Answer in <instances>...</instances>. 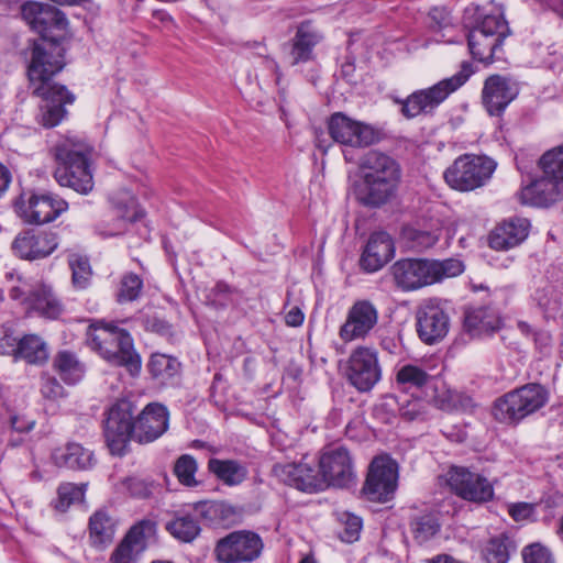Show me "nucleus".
Instances as JSON below:
<instances>
[{"label": "nucleus", "mask_w": 563, "mask_h": 563, "mask_svg": "<svg viewBox=\"0 0 563 563\" xmlns=\"http://www.w3.org/2000/svg\"><path fill=\"white\" fill-rule=\"evenodd\" d=\"M21 14L26 24L41 35V41L35 42L32 48L27 76L33 93L43 102L37 121L45 128H53L65 118V104L75 100L65 86L52 81L65 66L64 49L58 41L68 21L56 7L36 1L24 3Z\"/></svg>", "instance_id": "1"}, {"label": "nucleus", "mask_w": 563, "mask_h": 563, "mask_svg": "<svg viewBox=\"0 0 563 563\" xmlns=\"http://www.w3.org/2000/svg\"><path fill=\"white\" fill-rule=\"evenodd\" d=\"M361 180L355 184L356 199L364 206L379 207L395 194L401 177L398 163L390 156L369 151L360 165Z\"/></svg>", "instance_id": "2"}, {"label": "nucleus", "mask_w": 563, "mask_h": 563, "mask_svg": "<svg viewBox=\"0 0 563 563\" xmlns=\"http://www.w3.org/2000/svg\"><path fill=\"white\" fill-rule=\"evenodd\" d=\"M92 148L84 141L65 137L57 141L52 153L57 164L54 178L63 186L81 195L93 189V176L90 169Z\"/></svg>", "instance_id": "3"}, {"label": "nucleus", "mask_w": 563, "mask_h": 563, "mask_svg": "<svg viewBox=\"0 0 563 563\" xmlns=\"http://www.w3.org/2000/svg\"><path fill=\"white\" fill-rule=\"evenodd\" d=\"M87 342L102 358L123 366L135 376L141 371V357L135 352L130 333L112 323L96 322L88 328Z\"/></svg>", "instance_id": "4"}, {"label": "nucleus", "mask_w": 563, "mask_h": 563, "mask_svg": "<svg viewBox=\"0 0 563 563\" xmlns=\"http://www.w3.org/2000/svg\"><path fill=\"white\" fill-rule=\"evenodd\" d=\"M463 271V263L456 258L443 261L402 258L390 267L396 286L404 291L417 290L440 283L445 278L462 274Z\"/></svg>", "instance_id": "5"}, {"label": "nucleus", "mask_w": 563, "mask_h": 563, "mask_svg": "<svg viewBox=\"0 0 563 563\" xmlns=\"http://www.w3.org/2000/svg\"><path fill=\"white\" fill-rule=\"evenodd\" d=\"M233 514L231 506L221 501H199L189 510H179L166 523V530L181 542H191L200 533L199 519L209 525H219Z\"/></svg>", "instance_id": "6"}, {"label": "nucleus", "mask_w": 563, "mask_h": 563, "mask_svg": "<svg viewBox=\"0 0 563 563\" xmlns=\"http://www.w3.org/2000/svg\"><path fill=\"white\" fill-rule=\"evenodd\" d=\"M548 390L540 384H527L498 398L493 407L496 420L503 423H518L545 406Z\"/></svg>", "instance_id": "7"}, {"label": "nucleus", "mask_w": 563, "mask_h": 563, "mask_svg": "<svg viewBox=\"0 0 563 563\" xmlns=\"http://www.w3.org/2000/svg\"><path fill=\"white\" fill-rule=\"evenodd\" d=\"M508 33L509 27L500 9L490 13H481L467 36L473 58L485 63L493 62L496 51Z\"/></svg>", "instance_id": "8"}, {"label": "nucleus", "mask_w": 563, "mask_h": 563, "mask_svg": "<svg viewBox=\"0 0 563 563\" xmlns=\"http://www.w3.org/2000/svg\"><path fill=\"white\" fill-rule=\"evenodd\" d=\"M472 74L468 63H463L461 70L450 78H445L430 88L421 89L400 100L401 113L407 119H413L420 114L431 113L452 92L463 86Z\"/></svg>", "instance_id": "9"}, {"label": "nucleus", "mask_w": 563, "mask_h": 563, "mask_svg": "<svg viewBox=\"0 0 563 563\" xmlns=\"http://www.w3.org/2000/svg\"><path fill=\"white\" fill-rule=\"evenodd\" d=\"M496 166V162L487 156L464 154L445 169L444 179L452 189L472 191L492 178Z\"/></svg>", "instance_id": "10"}, {"label": "nucleus", "mask_w": 563, "mask_h": 563, "mask_svg": "<svg viewBox=\"0 0 563 563\" xmlns=\"http://www.w3.org/2000/svg\"><path fill=\"white\" fill-rule=\"evenodd\" d=\"M319 474L320 479H323V489L329 486L347 488L354 485L356 472L350 450L343 445L324 448L319 457Z\"/></svg>", "instance_id": "11"}, {"label": "nucleus", "mask_w": 563, "mask_h": 563, "mask_svg": "<svg viewBox=\"0 0 563 563\" xmlns=\"http://www.w3.org/2000/svg\"><path fill=\"white\" fill-rule=\"evenodd\" d=\"M263 547L262 538L257 533L239 530L219 539L213 555L219 563H249L261 555Z\"/></svg>", "instance_id": "12"}, {"label": "nucleus", "mask_w": 563, "mask_h": 563, "mask_svg": "<svg viewBox=\"0 0 563 563\" xmlns=\"http://www.w3.org/2000/svg\"><path fill=\"white\" fill-rule=\"evenodd\" d=\"M134 406L120 400L110 407L104 420L103 433L112 454L122 455L131 439H134Z\"/></svg>", "instance_id": "13"}, {"label": "nucleus", "mask_w": 563, "mask_h": 563, "mask_svg": "<svg viewBox=\"0 0 563 563\" xmlns=\"http://www.w3.org/2000/svg\"><path fill=\"white\" fill-rule=\"evenodd\" d=\"M397 481L396 461L388 455L376 456L369 464L363 493L372 501H388L396 492Z\"/></svg>", "instance_id": "14"}, {"label": "nucleus", "mask_w": 563, "mask_h": 563, "mask_svg": "<svg viewBox=\"0 0 563 563\" xmlns=\"http://www.w3.org/2000/svg\"><path fill=\"white\" fill-rule=\"evenodd\" d=\"M328 131L334 142L354 148L371 146L379 140L376 129L343 112H335L329 118Z\"/></svg>", "instance_id": "15"}, {"label": "nucleus", "mask_w": 563, "mask_h": 563, "mask_svg": "<svg viewBox=\"0 0 563 563\" xmlns=\"http://www.w3.org/2000/svg\"><path fill=\"white\" fill-rule=\"evenodd\" d=\"M346 377L358 391L372 390L382 377L376 350L368 346L353 350L347 361Z\"/></svg>", "instance_id": "16"}, {"label": "nucleus", "mask_w": 563, "mask_h": 563, "mask_svg": "<svg viewBox=\"0 0 563 563\" xmlns=\"http://www.w3.org/2000/svg\"><path fill=\"white\" fill-rule=\"evenodd\" d=\"M18 214L27 223L44 224L54 221L68 209V202L52 194L22 195L15 203Z\"/></svg>", "instance_id": "17"}, {"label": "nucleus", "mask_w": 563, "mask_h": 563, "mask_svg": "<svg viewBox=\"0 0 563 563\" xmlns=\"http://www.w3.org/2000/svg\"><path fill=\"white\" fill-rule=\"evenodd\" d=\"M448 485L461 498L473 503H487L494 497L493 484L483 475L466 467L452 466L448 472Z\"/></svg>", "instance_id": "18"}, {"label": "nucleus", "mask_w": 563, "mask_h": 563, "mask_svg": "<svg viewBox=\"0 0 563 563\" xmlns=\"http://www.w3.org/2000/svg\"><path fill=\"white\" fill-rule=\"evenodd\" d=\"M419 339L429 345L442 341L450 329V317L437 299L424 301L416 312Z\"/></svg>", "instance_id": "19"}, {"label": "nucleus", "mask_w": 563, "mask_h": 563, "mask_svg": "<svg viewBox=\"0 0 563 563\" xmlns=\"http://www.w3.org/2000/svg\"><path fill=\"white\" fill-rule=\"evenodd\" d=\"M378 322V310L369 300H356L347 310L339 336L344 342L365 339Z\"/></svg>", "instance_id": "20"}, {"label": "nucleus", "mask_w": 563, "mask_h": 563, "mask_svg": "<svg viewBox=\"0 0 563 563\" xmlns=\"http://www.w3.org/2000/svg\"><path fill=\"white\" fill-rule=\"evenodd\" d=\"M155 532V523L142 520L131 527L124 539L112 552L111 563H136L141 553L147 547V540Z\"/></svg>", "instance_id": "21"}, {"label": "nucleus", "mask_w": 563, "mask_h": 563, "mask_svg": "<svg viewBox=\"0 0 563 563\" xmlns=\"http://www.w3.org/2000/svg\"><path fill=\"white\" fill-rule=\"evenodd\" d=\"M169 413L161 404H148L134 421V440L140 443L152 442L162 437L167 428Z\"/></svg>", "instance_id": "22"}, {"label": "nucleus", "mask_w": 563, "mask_h": 563, "mask_svg": "<svg viewBox=\"0 0 563 563\" xmlns=\"http://www.w3.org/2000/svg\"><path fill=\"white\" fill-rule=\"evenodd\" d=\"M274 473L282 482L299 490L311 493L323 489V479H320L319 471L306 461L276 464Z\"/></svg>", "instance_id": "23"}, {"label": "nucleus", "mask_w": 563, "mask_h": 563, "mask_svg": "<svg viewBox=\"0 0 563 563\" xmlns=\"http://www.w3.org/2000/svg\"><path fill=\"white\" fill-rule=\"evenodd\" d=\"M516 85L500 75L489 76L482 90V102L490 115H500L517 97Z\"/></svg>", "instance_id": "24"}, {"label": "nucleus", "mask_w": 563, "mask_h": 563, "mask_svg": "<svg viewBox=\"0 0 563 563\" xmlns=\"http://www.w3.org/2000/svg\"><path fill=\"white\" fill-rule=\"evenodd\" d=\"M58 246L57 235L53 232L33 230L19 234L13 241V250L21 258L40 260L51 255Z\"/></svg>", "instance_id": "25"}, {"label": "nucleus", "mask_w": 563, "mask_h": 563, "mask_svg": "<svg viewBox=\"0 0 563 563\" xmlns=\"http://www.w3.org/2000/svg\"><path fill=\"white\" fill-rule=\"evenodd\" d=\"M110 200L117 219L111 229L98 227V233L104 238L123 233L126 230L128 223H133L144 216L135 197L129 190L117 192Z\"/></svg>", "instance_id": "26"}, {"label": "nucleus", "mask_w": 563, "mask_h": 563, "mask_svg": "<svg viewBox=\"0 0 563 563\" xmlns=\"http://www.w3.org/2000/svg\"><path fill=\"white\" fill-rule=\"evenodd\" d=\"M394 254L395 244L391 236L385 231L374 232L362 253L360 265L364 271L374 273L388 263Z\"/></svg>", "instance_id": "27"}, {"label": "nucleus", "mask_w": 563, "mask_h": 563, "mask_svg": "<svg viewBox=\"0 0 563 563\" xmlns=\"http://www.w3.org/2000/svg\"><path fill=\"white\" fill-rule=\"evenodd\" d=\"M563 197V180L543 172V176L521 190V200L537 207H548Z\"/></svg>", "instance_id": "28"}, {"label": "nucleus", "mask_w": 563, "mask_h": 563, "mask_svg": "<svg viewBox=\"0 0 563 563\" xmlns=\"http://www.w3.org/2000/svg\"><path fill=\"white\" fill-rule=\"evenodd\" d=\"M27 309L35 311L38 316L56 320L64 312V306L58 296L49 285L38 283L31 287L24 299Z\"/></svg>", "instance_id": "29"}, {"label": "nucleus", "mask_w": 563, "mask_h": 563, "mask_svg": "<svg viewBox=\"0 0 563 563\" xmlns=\"http://www.w3.org/2000/svg\"><path fill=\"white\" fill-rule=\"evenodd\" d=\"M529 221L511 218L498 224L489 234V246L496 251H507L519 245L528 236Z\"/></svg>", "instance_id": "30"}, {"label": "nucleus", "mask_w": 563, "mask_h": 563, "mask_svg": "<svg viewBox=\"0 0 563 563\" xmlns=\"http://www.w3.org/2000/svg\"><path fill=\"white\" fill-rule=\"evenodd\" d=\"M536 299L548 318L563 317V268L551 273L550 283L537 291Z\"/></svg>", "instance_id": "31"}, {"label": "nucleus", "mask_w": 563, "mask_h": 563, "mask_svg": "<svg viewBox=\"0 0 563 563\" xmlns=\"http://www.w3.org/2000/svg\"><path fill=\"white\" fill-rule=\"evenodd\" d=\"M52 460L58 467L87 470L92 466L93 453L79 443H68L53 451Z\"/></svg>", "instance_id": "32"}, {"label": "nucleus", "mask_w": 563, "mask_h": 563, "mask_svg": "<svg viewBox=\"0 0 563 563\" xmlns=\"http://www.w3.org/2000/svg\"><path fill=\"white\" fill-rule=\"evenodd\" d=\"M321 36L309 22H302L292 40V48L290 52L291 65L308 62L312 56V49L320 41Z\"/></svg>", "instance_id": "33"}, {"label": "nucleus", "mask_w": 563, "mask_h": 563, "mask_svg": "<svg viewBox=\"0 0 563 563\" xmlns=\"http://www.w3.org/2000/svg\"><path fill=\"white\" fill-rule=\"evenodd\" d=\"M208 470L218 481L230 487L242 484L249 474L247 467L236 460L212 457L208 462Z\"/></svg>", "instance_id": "34"}, {"label": "nucleus", "mask_w": 563, "mask_h": 563, "mask_svg": "<svg viewBox=\"0 0 563 563\" xmlns=\"http://www.w3.org/2000/svg\"><path fill=\"white\" fill-rule=\"evenodd\" d=\"M114 522L104 511H96L89 520V536L93 547L104 548L114 538Z\"/></svg>", "instance_id": "35"}, {"label": "nucleus", "mask_w": 563, "mask_h": 563, "mask_svg": "<svg viewBox=\"0 0 563 563\" xmlns=\"http://www.w3.org/2000/svg\"><path fill=\"white\" fill-rule=\"evenodd\" d=\"M15 357L30 364H42L48 358L46 343L36 334H26L19 340Z\"/></svg>", "instance_id": "36"}, {"label": "nucleus", "mask_w": 563, "mask_h": 563, "mask_svg": "<svg viewBox=\"0 0 563 563\" xmlns=\"http://www.w3.org/2000/svg\"><path fill=\"white\" fill-rule=\"evenodd\" d=\"M54 368L57 371L62 379L67 384H76L85 373L84 365L78 361L77 356L69 351H60L54 358Z\"/></svg>", "instance_id": "37"}, {"label": "nucleus", "mask_w": 563, "mask_h": 563, "mask_svg": "<svg viewBox=\"0 0 563 563\" xmlns=\"http://www.w3.org/2000/svg\"><path fill=\"white\" fill-rule=\"evenodd\" d=\"M498 319L488 308L478 307L465 312L464 327L470 332H493L498 328Z\"/></svg>", "instance_id": "38"}, {"label": "nucleus", "mask_w": 563, "mask_h": 563, "mask_svg": "<svg viewBox=\"0 0 563 563\" xmlns=\"http://www.w3.org/2000/svg\"><path fill=\"white\" fill-rule=\"evenodd\" d=\"M148 371L151 375L159 380L162 384H166L169 379L178 375L180 371V363L176 357L154 353L148 362Z\"/></svg>", "instance_id": "39"}, {"label": "nucleus", "mask_w": 563, "mask_h": 563, "mask_svg": "<svg viewBox=\"0 0 563 563\" xmlns=\"http://www.w3.org/2000/svg\"><path fill=\"white\" fill-rule=\"evenodd\" d=\"M512 541L504 533L487 540L482 548V558L486 563H508Z\"/></svg>", "instance_id": "40"}, {"label": "nucleus", "mask_w": 563, "mask_h": 563, "mask_svg": "<svg viewBox=\"0 0 563 563\" xmlns=\"http://www.w3.org/2000/svg\"><path fill=\"white\" fill-rule=\"evenodd\" d=\"M432 376L422 367L413 364L400 366L396 373V382L404 389L422 388L427 386Z\"/></svg>", "instance_id": "41"}, {"label": "nucleus", "mask_w": 563, "mask_h": 563, "mask_svg": "<svg viewBox=\"0 0 563 563\" xmlns=\"http://www.w3.org/2000/svg\"><path fill=\"white\" fill-rule=\"evenodd\" d=\"M438 231H427L416 228H405L402 231V239L406 246L415 252H422L432 247L439 240Z\"/></svg>", "instance_id": "42"}, {"label": "nucleus", "mask_w": 563, "mask_h": 563, "mask_svg": "<svg viewBox=\"0 0 563 563\" xmlns=\"http://www.w3.org/2000/svg\"><path fill=\"white\" fill-rule=\"evenodd\" d=\"M86 484H60L57 488V499L54 503L55 509L60 512H65L73 504L84 500Z\"/></svg>", "instance_id": "43"}, {"label": "nucleus", "mask_w": 563, "mask_h": 563, "mask_svg": "<svg viewBox=\"0 0 563 563\" xmlns=\"http://www.w3.org/2000/svg\"><path fill=\"white\" fill-rule=\"evenodd\" d=\"M143 280L136 274L130 273L122 277L117 292V301L125 303L136 300L142 291Z\"/></svg>", "instance_id": "44"}, {"label": "nucleus", "mask_w": 563, "mask_h": 563, "mask_svg": "<svg viewBox=\"0 0 563 563\" xmlns=\"http://www.w3.org/2000/svg\"><path fill=\"white\" fill-rule=\"evenodd\" d=\"M542 172L563 180V144L547 151L539 161Z\"/></svg>", "instance_id": "45"}, {"label": "nucleus", "mask_w": 563, "mask_h": 563, "mask_svg": "<svg viewBox=\"0 0 563 563\" xmlns=\"http://www.w3.org/2000/svg\"><path fill=\"white\" fill-rule=\"evenodd\" d=\"M198 465L194 456L184 454L179 456L174 466V473L178 481L185 486H196L197 481L195 475L197 473Z\"/></svg>", "instance_id": "46"}, {"label": "nucleus", "mask_w": 563, "mask_h": 563, "mask_svg": "<svg viewBox=\"0 0 563 563\" xmlns=\"http://www.w3.org/2000/svg\"><path fill=\"white\" fill-rule=\"evenodd\" d=\"M439 528L438 519L432 514H424L411 522L413 536L419 542L429 540L439 531Z\"/></svg>", "instance_id": "47"}, {"label": "nucleus", "mask_w": 563, "mask_h": 563, "mask_svg": "<svg viewBox=\"0 0 563 563\" xmlns=\"http://www.w3.org/2000/svg\"><path fill=\"white\" fill-rule=\"evenodd\" d=\"M69 266L73 272V283L78 288H85L90 279L91 269L87 258L79 255L69 257Z\"/></svg>", "instance_id": "48"}, {"label": "nucleus", "mask_w": 563, "mask_h": 563, "mask_svg": "<svg viewBox=\"0 0 563 563\" xmlns=\"http://www.w3.org/2000/svg\"><path fill=\"white\" fill-rule=\"evenodd\" d=\"M521 556L523 563H555L550 549L539 542L526 545L521 551Z\"/></svg>", "instance_id": "49"}, {"label": "nucleus", "mask_w": 563, "mask_h": 563, "mask_svg": "<svg viewBox=\"0 0 563 563\" xmlns=\"http://www.w3.org/2000/svg\"><path fill=\"white\" fill-rule=\"evenodd\" d=\"M428 25L433 32H443L453 27V20L450 11L444 7H434L429 11Z\"/></svg>", "instance_id": "50"}, {"label": "nucleus", "mask_w": 563, "mask_h": 563, "mask_svg": "<svg viewBox=\"0 0 563 563\" xmlns=\"http://www.w3.org/2000/svg\"><path fill=\"white\" fill-rule=\"evenodd\" d=\"M123 486L132 496L145 498L152 494L153 483L139 477H130L123 482Z\"/></svg>", "instance_id": "51"}, {"label": "nucleus", "mask_w": 563, "mask_h": 563, "mask_svg": "<svg viewBox=\"0 0 563 563\" xmlns=\"http://www.w3.org/2000/svg\"><path fill=\"white\" fill-rule=\"evenodd\" d=\"M19 340L14 335V331L9 325L0 327V354H13L18 349Z\"/></svg>", "instance_id": "52"}, {"label": "nucleus", "mask_w": 563, "mask_h": 563, "mask_svg": "<svg viewBox=\"0 0 563 563\" xmlns=\"http://www.w3.org/2000/svg\"><path fill=\"white\" fill-rule=\"evenodd\" d=\"M41 393L43 397L56 400L65 396V389L55 377H42Z\"/></svg>", "instance_id": "53"}, {"label": "nucleus", "mask_w": 563, "mask_h": 563, "mask_svg": "<svg viewBox=\"0 0 563 563\" xmlns=\"http://www.w3.org/2000/svg\"><path fill=\"white\" fill-rule=\"evenodd\" d=\"M252 47L256 49V54L258 56H262L264 58V64L267 67V69L272 70L275 74V82L276 85H279L280 81V73H279V66L277 62L269 56L266 55V47L262 43L254 42L252 44Z\"/></svg>", "instance_id": "54"}, {"label": "nucleus", "mask_w": 563, "mask_h": 563, "mask_svg": "<svg viewBox=\"0 0 563 563\" xmlns=\"http://www.w3.org/2000/svg\"><path fill=\"white\" fill-rule=\"evenodd\" d=\"M534 511V506L529 503H517L509 506V515L516 521L528 519Z\"/></svg>", "instance_id": "55"}, {"label": "nucleus", "mask_w": 563, "mask_h": 563, "mask_svg": "<svg viewBox=\"0 0 563 563\" xmlns=\"http://www.w3.org/2000/svg\"><path fill=\"white\" fill-rule=\"evenodd\" d=\"M380 346L384 351L393 355H398L402 352L401 338L399 333L388 334L382 338Z\"/></svg>", "instance_id": "56"}, {"label": "nucleus", "mask_w": 563, "mask_h": 563, "mask_svg": "<svg viewBox=\"0 0 563 563\" xmlns=\"http://www.w3.org/2000/svg\"><path fill=\"white\" fill-rule=\"evenodd\" d=\"M345 531L343 536V540L346 542H352L358 538L360 530L362 528V520L357 516L349 515L345 522Z\"/></svg>", "instance_id": "57"}, {"label": "nucleus", "mask_w": 563, "mask_h": 563, "mask_svg": "<svg viewBox=\"0 0 563 563\" xmlns=\"http://www.w3.org/2000/svg\"><path fill=\"white\" fill-rule=\"evenodd\" d=\"M537 349L542 354H548L552 346V335L548 331H537L533 334Z\"/></svg>", "instance_id": "58"}, {"label": "nucleus", "mask_w": 563, "mask_h": 563, "mask_svg": "<svg viewBox=\"0 0 563 563\" xmlns=\"http://www.w3.org/2000/svg\"><path fill=\"white\" fill-rule=\"evenodd\" d=\"M230 292V287L224 283H217L216 286L211 289L210 296L213 297L212 302L214 306H225L227 302H224L222 299H225L228 294Z\"/></svg>", "instance_id": "59"}, {"label": "nucleus", "mask_w": 563, "mask_h": 563, "mask_svg": "<svg viewBox=\"0 0 563 563\" xmlns=\"http://www.w3.org/2000/svg\"><path fill=\"white\" fill-rule=\"evenodd\" d=\"M11 428L18 432H29L34 427V421L24 417L12 416L10 418Z\"/></svg>", "instance_id": "60"}, {"label": "nucleus", "mask_w": 563, "mask_h": 563, "mask_svg": "<svg viewBox=\"0 0 563 563\" xmlns=\"http://www.w3.org/2000/svg\"><path fill=\"white\" fill-rule=\"evenodd\" d=\"M146 328L153 332H157L161 334H166L169 332V324L162 319L158 318H147L145 321Z\"/></svg>", "instance_id": "61"}, {"label": "nucleus", "mask_w": 563, "mask_h": 563, "mask_svg": "<svg viewBox=\"0 0 563 563\" xmlns=\"http://www.w3.org/2000/svg\"><path fill=\"white\" fill-rule=\"evenodd\" d=\"M305 319L303 312L298 308H291L285 316V322L290 327H299L302 324Z\"/></svg>", "instance_id": "62"}, {"label": "nucleus", "mask_w": 563, "mask_h": 563, "mask_svg": "<svg viewBox=\"0 0 563 563\" xmlns=\"http://www.w3.org/2000/svg\"><path fill=\"white\" fill-rule=\"evenodd\" d=\"M11 181V174L9 169L0 163V195L4 192Z\"/></svg>", "instance_id": "63"}, {"label": "nucleus", "mask_w": 563, "mask_h": 563, "mask_svg": "<svg viewBox=\"0 0 563 563\" xmlns=\"http://www.w3.org/2000/svg\"><path fill=\"white\" fill-rule=\"evenodd\" d=\"M549 9L563 16V0H538Z\"/></svg>", "instance_id": "64"}]
</instances>
